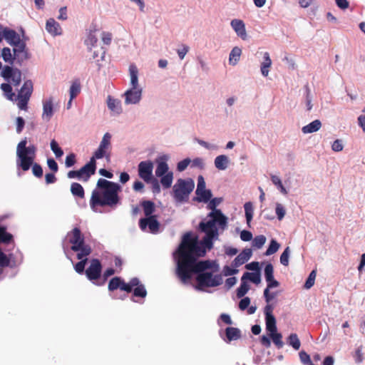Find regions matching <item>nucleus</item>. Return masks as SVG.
I'll return each mask as SVG.
<instances>
[{
	"label": "nucleus",
	"mask_w": 365,
	"mask_h": 365,
	"mask_svg": "<svg viewBox=\"0 0 365 365\" xmlns=\"http://www.w3.org/2000/svg\"><path fill=\"white\" fill-rule=\"evenodd\" d=\"M194 187L195 182L192 179H178L173 187V196L175 201L178 203L187 202Z\"/></svg>",
	"instance_id": "39448f33"
},
{
	"label": "nucleus",
	"mask_w": 365,
	"mask_h": 365,
	"mask_svg": "<svg viewBox=\"0 0 365 365\" xmlns=\"http://www.w3.org/2000/svg\"><path fill=\"white\" fill-rule=\"evenodd\" d=\"M246 220L248 226L250 227V222L253 217L254 209L251 202H247L244 205Z\"/></svg>",
	"instance_id": "e433bc0d"
},
{
	"label": "nucleus",
	"mask_w": 365,
	"mask_h": 365,
	"mask_svg": "<svg viewBox=\"0 0 365 365\" xmlns=\"http://www.w3.org/2000/svg\"><path fill=\"white\" fill-rule=\"evenodd\" d=\"M197 197H195V200L197 202H208L211 199L212 195L210 190H203L200 192H195Z\"/></svg>",
	"instance_id": "2f4dec72"
},
{
	"label": "nucleus",
	"mask_w": 365,
	"mask_h": 365,
	"mask_svg": "<svg viewBox=\"0 0 365 365\" xmlns=\"http://www.w3.org/2000/svg\"><path fill=\"white\" fill-rule=\"evenodd\" d=\"M264 277L266 281H271L274 277V268L272 264L269 263L264 268Z\"/></svg>",
	"instance_id": "6e6d98bb"
},
{
	"label": "nucleus",
	"mask_w": 365,
	"mask_h": 365,
	"mask_svg": "<svg viewBox=\"0 0 365 365\" xmlns=\"http://www.w3.org/2000/svg\"><path fill=\"white\" fill-rule=\"evenodd\" d=\"M231 26L242 39L245 40L247 38V32L245 29V25L243 21L240 19H233L231 21Z\"/></svg>",
	"instance_id": "f3484780"
},
{
	"label": "nucleus",
	"mask_w": 365,
	"mask_h": 365,
	"mask_svg": "<svg viewBox=\"0 0 365 365\" xmlns=\"http://www.w3.org/2000/svg\"><path fill=\"white\" fill-rule=\"evenodd\" d=\"M288 344L292 346L295 350H298L300 348V341L297 334L292 333L288 337Z\"/></svg>",
	"instance_id": "a19ab883"
},
{
	"label": "nucleus",
	"mask_w": 365,
	"mask_h": 365,
	"mask_svg": "<svg viewBox=\"0 0 365 365\" xmlns=\"http://www.w3.org/2000/svg\"><path fill=\"white\" fill-rule=\"evenodd\" d=\"M207 248L199 242L197 236H192L191 232L185 233L179 245L175 255L177 259L176 274L182 283L190 281L193 274H197L195 278L197 288L214 287L222 283L220 274L213 275L207 270L212 269L215 262L210 260L198 261V258L205 256Z\"/></svg>",
	"instance_id": "f257e3e1"
},
{
	"label": "nucleus",
	"mask_w": 365,
	"mask_h": 365,
	"mask_svg": "<svg viewBox=\"0 0 365 365\" xmlns=\"http://www.w3.org/2000/svg\"><path fill=\"white\" fill-rule=\"evenodd\" d=\"M11 259L0 248V274L2 273V268L9 267Z\"/></svg>",
	"instance_id": "37998d69"
},
{
	"label": "nucleus",
	"mask_w": 365,
	"mask_h": 365,
	"mask_svg": "<svg viewBox=\"0 0 365 365\" xmlns=\"http://www.w3.org/2000/svg\"><path fill=\"white\" fill-rule=\"evenodd\" d=\"M141 206L146 217L153 216L152 214L155 210V203L150 200H143L141 202Z\"/></svg>",
	"instance_id": "a878e982"
},
{
	"label": "nucleus",
	"mask_w": 365,
	"mask_h": 365,
	"mask_svg": "<svg viewBox=\"0 0 365 365\" xmlns=\"http://www.w3.org/2000/svg\"><path fill=\"white\" fill-rule=\"evenodd\" d=\"M142 96L141 88H130L124 93L125 104H136L140 102Z\"/></svg>",
	"instance_id": "f8f14e48"
},
{
	"label": "nucleus",
	"mask_w": 365,
	"mask_h": 365,
	"mask_svg": "<svg viewBox=\"0 0 365 365\" xmlns=\"http://www.w3.org/2000/svg\"><path fill=\"white\" fill-rule=\"evenodd\" d=\"M18 101L17 106L21 110H27V104L29 101V98H28V96H16V99H14V101Z\"/></svg>",
	"instance_id": "a18cd8bd"
},
{
	"label": "nucleus",
	"mask_w": 365,
	"mask_h": 365,
	"mask_svg": "<svg viewBox=\"0 0 365 365\" xmlns=\"http://www.w3.org/2000/svg\"><path fill=\"white\" fill-rule=\"evenodd\" d=\"M69 242L72 245L71 249L77 251L79 245L85 242V238L78 227H74L68 234Z\"/></svg>",
	"instance_id": "1a4fd4ad"
},
{
	"label": "nucleus",
	"mask_w": 365,
	"mask_h": 365,
	"mask_svg": "<svg viewBox=\"0 0 365 365\" xmlns=\"http://www.w3.org/2000/svg\"><path fill=\"white\" fill-rule=\"evenodd\" d=\"M51 149L56 158H60L63 155V150L58 146V143L55 140H52L51 142Z\"/></svg>",
	"instance_id": "3c124183"
},
{
	"label": "nucleus",
	"mask_w": 365,
	"mask_h": 365,
	"mask_svg": "<svg viewBox=\"0 0 365 365\" xmlns=\"http://www.w3.org/2000/svg\"><path fill=\"white\" fill-rule=\"evenodd\" d=\"M71 192L75 197H78L81 199L85 197V191L83 186L78 182H73L71 185Z\"/></svg>",
	"instance_id": "7c9ffc66"
},
{
	"label": "nucleus",
	"mask_w": 365,
	"mask_h": 365,
	"mask_svg": "<svg viewBox=\"0 0 365 365\" xmlns=\"http://www.w3.org/2000/svg\"><path fill=\"white\" fill-rule=\"evenodd\" d=\"M101 272L102 264L98 259H91L89 267L85 271L86 277L92 282L98 279Z\"/></svg>",
	"instance_id": "0eeeda50"
},
{
	"label": "nucleus",
	"mask_w": 365,
	"mask_h": 365,
	"mask_svg": "<svg viewBox=\"0 0 365 365\" xmlns=\"http://www.w3.org/2000/svg\"><path fill=\"white\" fill-rule=\"evenodd\" d=\"M280 247V245L275 240H272L269 247L266 250L265 255H271L277 252Z\"/></svg>",
	"instance_id": "09e8293b"
},
{
	"label": "nucleus",
	"mask_w": 365,
	"mask_h": 365,
	"mask_svg": "<svg viewBox=\"0 0 365 365\" xmlns=\"http://www.w3.org/2000/svg\"><path fill=\"white\" fill-rule=\"evenodd\" d=\"M271 180L272 183L277 187V188L280 190L282 193H283L284 195L287 194L286 188L284 187L280 178L278 176L272 175Z\"/></svg>",
	"instance_id": "49530a36"
},
{
	"label": "nucleus",
	"mask_w": 365,
	"mask_h": 365,
	"mask_svg": "<svg viewBox=\"0 0 365 365\" xmlns=\"http://www.w3.org/2000/svg\"><path fill=\"white\" fill-rule=\"evenodd\" d=\"M168 158L164 155L160 158L159 160H157L158 165L155 169V175L157 177H161L163 175H165L168 172V165L166 163Z\"/></svg>",
	"instance_id": "aec40b11"
},
{
	"label": "nucleus",
	"mask_w": 365,
	"mask_h": 365,
	"mask_svg": "<svg viewBox=\"0 0 365 365\" xmlns=\"http://www.w3.org/2000/svg\"><path fill=\"white\" fill-rule=\"evenodd\" d=\"M12 83L14 86H19L21 82V72L19 69L15 68L14 72L12 74V76H11V78Z\"/></svg>",
	"instance_id": "603ef678"
},
{
	"label": "nucleus",
	"mask_w": 365,
	"mask_h": 365,
	"mask_svg": "<svg viewBox=\"0 0 365 365\" xmlns=\"http://www.w3.org/2000/svg\"><path fill=\"white\" fill-rule=\"evenodd\" d=\"M108 289L110 292L120 289L121 291H125L127 293L130 292V287L125 285V282L120 277L112 278L108 283Z\"/></svg>",
	"instance_id": "4468645a"
},
{
	"label": "nucleus",
	"mask_w": 365,
	"mask_h": 365,
	"mask_svg": "<svg viewBox=\"0 0 365 365\" xmlns=\"http://www.w3.org/2000/svg\"><path fill=\"white\" fill-rule=\"evenodd\" d=\"M289 252H290L289 247H287L285 248V250H284V252L282 253V255L280 256V262L284 266H288V264H289Z\"/></svg>",
	"instance_id": "13d9d810"
},
{
	"label": "nucleus",
	"mask_w": 365,
	"mask_h": 365,
	"mask_svg": "<svg viewBox=\"0 0 365 365\" xmlns=\"http://www.w3.org/2000/svg\"><path fill=\"white\" fill-rule=\"evenodd\" d=\"M249 285L245 280L242 281L240 286L237 289V297L241 298L244 297L249 290Z\"/></svg>",
	"instance_id": "8fccbe9b"
},
{
	"label": "nucleus",
	"mask_w": 365,
	"mask_h": 365,
	"mask_svg": "<svg viewBox=\"0 0 365 365\" xmlns=\"http://www.w3.org/2000/svg\"><path fill=\"white\" fill-rule=\"evenodd\" d=\"M76 163V155L74 153L68 155L66 158L65 164L67 168L73 166Z\"/></svg>",
	"instance_id": "338daca9"
},
{
	"label": "nucleus",
	"mask_w": 365,
	"mask_h": 365,
	"mask_svg": "<svg viewBox=\"0 0 365 365\" xmlns=\"http://www.w3.org/2000/svg\"><path fill=\"white\" fill-rule=\"evenodd\" d=\"M1 56L5 62L12 64L14 61V53H11V49L8 47L2 49Z\"/></svg>",
	"instance_id": "79ce46f5"
},
{
	"label": "nucleus",
	"mask_w": 365,
	"mask_h": 365,
	"mask_svg": "<svg viewBox=\"0 0 365 365\" xmlns=\"http://www.w3.org/2000/svg\"><path fill=\"white\" fill-rule=\"evenodd\" d=\"M107 105L108 108L115 114H120L122 113L121 103L119 100L108 96L107 98Z\"/></svg>",
	"instance_id": "412c9836"
},
{
	"label": "nucleus",
	"mask_w": 365,
	"mask_h": 365,
	"mask_svg": "<svg viewBox=\"0 0 365 365\" xmlns=\"http://www.w3.org/2000/svg\"><path fill=\"white\" fill-rule=\"evenodd\" d=\"M81 92V83L79 80L73 81L70 87L69 93L71 100L75 98Z\"/></svg>",
	"instance_id": "72a5a7b5"
},
{
	"label": "nucleus",
	"mask_w": 365,
	"mask_h": 365,
	"mask_svg": "<svg viewBox=\"0 0 365 365\" xmlns=\"http://www.w3.org/2000/svg\"><path fill=\"white\" fill-rule=\"evenodd\" d=\"M153 163L150 160L141 161L138 164V175L145 182H150L153 178Z\"/></svg>",
	"instance_id": "6e6552de"
},
{
	"label": "nucleus",
	"mask_w": 365,
	"mask_h": 365,
	"mask_svg": "<svg viewBox=\"0 0 365 365\" xmlns=\"http://www.w3.org/2000/svg\"><path fill=\"white\" fill-rule=\"evenodd\" d=\"M139 227L143 231H145L148 227L150 232L155 234L159 231L160 223L157 220V216H150L141 218L139 221Z\"/></svg>",
	"instance_id": "9d476101"
},
{
	"label": "nucleus",
	"mask_w": 365,
	"mask_h": 365,
	"mask_svg": "<svg viewBox=\"0 0 365 365\" xmlns=\"http://www.w3.org/2000/svg\"><path fill=\"white\" fill-rule=\"evenodd\" d=\"M205 181L202 175H200L197 178V185L195 192H200L201 190H205L206 188Z\"/></svg>",
	"instance_id": "774afa93"
},
{
	"label": "nucleus",
	"mask_w": 365,
	"mask_h": 365,
	"mask_svg": "<svg viewBox=\"0 0 365 365\" xmlns=\"http://www.w3.org/2000/svg\"><path fill=\"white\" fill-rule=\"evenodd\" d=\"M222 199L215 197L208 202L207 208L211 210L207 215V220H202L199 224V230L205 234L202 243L210 250L213 247V241L218 239L219 234L227 227V217L217 207Z\"/></svg>",
	"instance_id": "f03ea898"
},
{
	"label": "nucleus",
	"mask_w": 365,
	"mask_h": 365,
	"mask_svg": "<svg viewBox=\"0 0 365 365\" xmlns=\"http://www.w3.org/2000/svg\"><path fill=\"white\" fill-rule=\"evenodd\" d=\"M173 180V172L167 173L165 175L161 176L160 183L163 187L165 189L170 188L172 185Z\"/></svg>",
	"instance_id": "c9c22d12"
},
{
	"label": "nucleus",
	"mask_w": 365,
	"mask_h": 365,
	"mask_svg": "<svg viewBox=\"0 0 365 365\" xmlns=\"http://www.w3.org/2000/svg\"><path fill=\"white\" fill-rule=\"evenodd\" d=\"M322 127V123L319 120H315L309 124L304 126L302 129L304 133H312L319 130Z\"/></svg>",
	"instance_id": "cd10ccee"
},
{
	"label": "nucleus",
	"mask_w": 365,
	"mask_h": 365,
	"mask_svg": "<svg viewBox=\"0 0 365 365\" xmlns=\"http://www.w3.org/2000/svg\"><path fill=\"white\" fill-rule=\"evenodd\" d=\"M241 54H242L241 48L237 46L234 47L230 53V56H229L230 64L232 65V66H235L238 63Z\"/></svg>",
	"instance_id": "c756f323"
},
{
	"label": "nucleus",
	"mask_w": 365,
	"mask_h": 365,
	"mask_svg": "<svg viewBox=\"0 0 365 365\" xmlns=\"http://www.w3.org/2000/svg\"><path fill=\"white\" fill-rule=\"evenodd\" d=\"M229 158L225 155H220L215 159V166L220 170H225L228 167Z\"/></svg>",
	"instance_id": "4be33fe9"
},
{
	"label": "nucleus",
	"mask_w": 365,
	"mask_h": 365,
	"mask_svg": "<svg viewBox=\"0 0 365 365\" xmlns=\"http://www.w3.org/2000/svg\"><path fill=\"white\" fill-rule=\"evenodd\" d=\"M46 29L50 34L54 36L62 34V29L60 24L52 18L47 20Z\"/></svg>",
	"instance_id": "6ab92c4d"
},
{
	"label": "nucleus",
	"mask_w": 365,
	"mask_h": 365,
	"mask_svg": "<svg viewBox=\"0 0 365 365\" xmlns=\"http://www.w3.org/2000/svg\"><path fill=\"white\" fill-rule=\"evenodd\" d=\"M5 31V40L14 48L25 43L15 30L8 28Z\"/></svg>",
	"instance_id": "2eb2a0df"
},
{
	"label": "nucleus",
	"mask_w": 365,
	"mask_h": 365,
	"mask_svg": "<svg viewBox=\"0 0 365 365\" xmlns=\"http://www.w3.org/2000/svg\"><path fill=\"white\" fill-rule=\"evenodd\" d=\"M33 91V83L31 81L28 80L24 82L21 88L19 91L17 96H28L30 98Z\"/></svg>",
	"instance_id": "5701e85b"
},
{
	"label": "nucleus",
	"mask_w": 365,
	"mask_h": 365,
	"mask_svg": "<svg viewBox=\"0 0 365 365\" xmlns=\"http://www.w3.org/2000/svg\"><path fill=\"white\" fill-rule=\"evenodd\" d=\"M269 337L272 339L273 343L278 349L283 347L282 335L280 333H277V331L271 332Z\"/></svg>",
	"instance_id": "58836bf2"
},
{
	"label": "nucleus",
	"mask_w": 365,
	"mask_h": 365,
	"mask_svg": "<svg viewBox=\"0 0 365 365\" xmlns=\"http://www.w3.org/2000/svg\"><path fill=\"white\" fill-rule=\"evenodd\" d=\"M96 170V162L91 158L89 162L83 166L79 170L84 182H87L91 176L95 174Z\"/></svg>",
	"instance_id": "ddd939ff"
},
{
	"label": "nucleus",
	"mask_w": 365,
	"mask_h": 365,
	"mask_svg": "<svg viewBox=\"0 0 365 365\" xmlns=\"http://www.w3.org/2000/svg\"><path fill=\"white\" fill-rule=\"evenodd\" d=\"M1 89L4 91L7 98L10 101L16 99V94L12 91V87L9 83H2L1 85Z\"/></svg>",
	"instance_id": "ea45409f"
},
{
	"label": "nucleus",
	"mask_w": 365,
	"mask_h": 365,
	"mask_svg": "<svg viewBox=\"0 0 365 365\" xmlns=\"http://www.w3.org/2000/svg\"><path fill=\"white\" fill-rule=\"evenodd\" d=\"M129 72L130 76V86L131 88H140L138 85V70L137 67L132 64L129 66Z\"/></svg>",
	"instance_id": "393cba45"
},
{
	"label": "nucleus",
	"mask_w": 365,
	"mask_h": 365,
	"mask_svg": "<svg viewBox=\"0 0 365 365\" xmlns=\"http://www.w3.org/2000/svg\"><path fill=\"white\" fill-rule=\"evenodd\" d=\"M120 189V186L116 182L103 178L98 179L90 199L91 210L98 212L99 207H115L120 203L118 192Z\"/></svg>",
	"instance_id": "7ed1b4c3"
},
{
	"label": "nucleus",
	"mask_w": 365,
	"mask_h": 365,
	"mask_svg": "<svg viewBox=\"0 0 365 365\" xmlns=\"http://www.w3.org/2000/svg\"><path fill=\"white\" fill-rule=\"evenodd\" d=\"M225 334L229 341L237 340L241 337L240 330L235 327H227Z\"/></svg>",
	"instance_id": "c85d7f7f"
},
{
	"label": "nucleus",
	"mask_w": 365,
	"mask_h": 365,
	"mask_svg": "<svg viewBox=\"0 0 365 365\" xmlns=\"http://www.w3.org/2000/svg\"><path fill=\"white\" fill-rule=\"evenodd\" d=\"M101 39L104 44L108 46L110 45L112 41V34L103 31L101 34Z\"/></svg>",
	"instance_id": "69168bd1"
},
{
	"label": "nucleus",
	"mask_w": 365,
	"mask_h": 365,
	"mask_svg": "<svg viewBox=\"0 0 365 365\" xmlns=\"http://www.w3.org/2000/svg\"><path fill=\"white\" fill-rule=\"evenodd\" d=\"M275 212L279 220H282L286 214V210L284 206L278 202L276 203Z\"/></svg>",
	"instance_id": "052dcab7"
},
{
	"label": "nucleus",
	"mask_w": 365,
	"mask_h": 365,
	"mask_svg": "<svg viewBox=\"0 0 365 365\" xmlns=\"http://www.w3.org/2000/svg\"><path fill=\"white\" fill-rule=\"evenodd\" d=\"M14 58L17 63H21L30 58L26 43L21 44L13 48Z\"/></svg>",
	"instance_id": "9b49d317"
},
{
	"label": "nucleus",
	"mask_w": 365,
	"mask_h": 365,
	"mask_svg": "<svg viewBox=\"0 0 365 365\" xmlns=\"http://www.w3.org/2000/svg\"><path fill=\"white\" fill-rule=\"evenodd\" d=\"M363 350V346H359L355 351V352L352 354L354 361L356 363L359 364L363 361L364 359V354L362 352Z\"/></svg>",
	"instance_id": "5fc2aeb1"
},
{
	"label": "nucleus",
	"mask_w": 365,
	"mask_h": 365,
	"mask_svg": "<svg viewBox=\"0 0 365 365\" xmlns=\"http://www.w3.org/2000/svg\"><path fill=\"white\" fill-rule=\"evenodd\" d=\"M317 272L315 270H312L304 283V287L306 289H310L314 284Z\"/></svg>",
	"instance_id": "864d4df0"
},
{
	"label": "nucleus",
	"mask_w": 365,
	"mask_h": 365,
	"mask_svg": "<svg viewBox=\"0 0 365 365\" xmlns=\"http://www.w3.org/2000/svg\"><path fill=\"white\" fill-rule=\"evenodd\" d=\"M13 240V235L6 232L5 227H0V244H9Z\"/></svg>",
	"instance_id": "f704fd0d"
},
{
	"label": "nucleus",
	"mask_w": 365,
	"mask_h": 365,
	"mask_svg": "<svg viewBox=\"0 0 365 365\" xmlns=\"http://www.w3.org/2000/svg\"><path fill=\"white\" fill-rule=\"evenodd\" d=\"M133 297L144 298L147 295V291L143 284L138 286L133 289Z\"/></svg>",
	"instance_id": "de8ad7c7"
},
{
	"label": "nucleus",
	"mask_w": 365,
	"mask_h": 365,
	"mask_svg": "<svg viewBox=\"0 0 365 365\" xmlns=\"http://www.w3.org/2000/svg\"><path fill=\"white\" fill-rule=\"evenodd\" d=\"M251 257L252 250L245 249L235 258L232 264L234 267H238L247 262Z\"/></svg>",
	"instance_id": "dca6fc26"
},
{
	"label": "nucleus",
	"mask_w": 365,
	"mask_h": 365,
	"mask_svg": "<svg viewBox=\"0 0 365 365\" xmlns=\"http://www.w3.org/2000/svg\"><path fill=\"white\" fill-rule=\"evenodd\" d=\"M26 144L27 140L25 138L19 143L16 148V155L20 161L18 165L24 171L29 170L32 165L36 151L35 145L26 147Z\"/></svg>",
	"instance_id": "20e7f679"
},
{
	"label": "nucleus",
	"mask_w": 365,
	"mask_h": 365,
	"mask_svg": "<svg viewBox=\"0 0 365 365\" xmlns=\"http://www.w3.org/2000/svg\"><path fill=\"white\" fill-rule=\"evenodd\" d=\"M53 114V98L51 97L43 102L42 118L49 121Z\"/></svg>",
	"instance_id": "a211bd4d"
},
{
	"label": "nucleus",
	"mask_w": 365,
	"mask_h": 365,
	"mask_svg": "<svg viewBox=\"0 0 365 365\" xmlns=\"http://www.w3.org/2000/svg\"><path fill=\"white\" fill-rule=\"evenodd\" d=\"M79 248L76 252L77 253V258L78 259H84L85 258H87L88 255H91L92 252V249L89 245L85 244V242L81 245H79Z\"/></svg>",
	"instance_id": "bb28decb"
},
{
	"label": "nucleus",
	"mask_w": 365,
	"mask_h": 365,
	"mask_svg": "<svg viewBox=\"0 0 365 365\" xmlns=\"http://www.w3.org/2000/svg\"><path fill=\"white\" fill-rule=\"evenodd\" d=\"M111 148V135L109 133H106L103 136L98 149L94 152L92 158L95 160L103 158L109 160L110 158Z\"/></svg>",
	"instance_id": "423d86ee"
},
{
	"label": "nucleus",
	"mask_w": 365,
	"mask_h": 365,
	"mask_svg": "<svg viewBox=\"0 0 365 365\" xmlns=\"http://www.w3.org/2000/svg\"><path fill=\"white\" fill-rule=\"evenodd\" d=\"M190 163L191 160L189 158H186L180 161L177 165L178 170L180 172L185 170Z\"/></svg>",
	"instance_id": "0e129e2a"
},
{
	"label": "nucleus",
	"mask_w": 365,
	"mask_h": 365,
	"mask_svg": "<svg viewBox=\"0 0 365 365\" xmlns=\"http://www.w3.org/2000/svg\"><path fill=\"white\" fill-rule=\"evenodd\" d=\"M81 261L77 262L75 266L74 269L76 272L78 274H82L84 272L85 269V265L87 262V258H85L84 259H80Z\"/></svg>",
	"instance_id": "680f3d73"
},
{
	"label": "nucleus",
	"mask_w": 365,
	"mask_h": 365,
	"mask_svg": "<svg viewBox=\"0 0 365 365\" xmlns=\"http://www.w3.org/2000/svg\"><path fill=\"white\" fill-rule=\"evenodd\" d=\"M32 172L33 174L37 178H41L43 176V169L41 166L38 163L32 164Z\"/></svg>",
	"instance_id": "e2e57ef3"
},
{
	"label": "nucleus",
	"mask_w": 365,
	"mask_h": 365,
	"mask_svg": "<svg viewBox=\"0 0 365 365\" xmlns=\"http://www.w3.org/2000/svg\"><path fill=\"white\" fill-rule=\"evenodd\" d=\"M266 242V237L264 235L256 236L253 240V246L257 248H261Z\"/></svg>",
	"instance_id": "bf43d9fd"
},
{
	"label": "nucleus",
	"mask_w": 365,
	"mask_h": 365,
	"mask_svg": "<svg viewBox=\"0 0 365 365\" xmlns=\"http://www.w3.org/2000/svg\"><path fill=\"white\" fill-rule=\"evenodd\" d=\"M266 329L269 333L277 331L276 319L274 316L265 317Z\"/></svg>",
	"instance_id": "4c0bfd02"
},
{
	"label": "nucleus",
	"mask_w": 365,
	"mask_h": 365,
	"mask_svg": "<svg viewBox=\"0 0 365 365\" xmlns=\"http://www.w3.org/2000/svg\"><path fill=\"white\" fill-rule=\"evenodd\" d=\"M15 68H11L9 66H5L1 71V76L6 81H9L12 76Z\"/></svg>",
	"instance_id": "4d7b16f0"
},
{
	"label": "nucleus",
	"mask_w": 365,
	"mask_h": 365,
	"mask_svg": "<svg viewBox=\"0 0 365 365\" xmlns=\"http://www.w3.org/2000/svg\"><path fill=\"white\" fill-rule=\"evenodd\" d=\"M264 61L261 64V73L263 76H267L269 72V68L272 66V60L268 52L264 53Z\"/></svg>",
	"instance_id": "b1692460"
},
{
	"label": "nucleus",
	"mask_w": 365,
	"mask_h": 365,
	"mask_svg": "<svg viewBox=\"0 0 365 365\" xmlns=\"http://www.w3.org/2000/svg\"><path fill=\"white\" fill-rule=\"evenodd\" d=\"M249 279L255 284H259L261 281L260 273L257 272H245L242 277L241 280Z\"/></svg>",
	"instance_id": "473e14b6"
},
{
	"label": "nucleus",
	"mask_w": 365,
	"mask_h": 365,
	"mask_svg": "<svg viewBox=\"0 0 365 365\" xmlns=\"http://www.w3.org/2000/svg\"><path fill=\"white\" fill-rule=\"evenodd\" d=\"M96 31V29H94L93 31H91L90 33L88 35L87 38L85 41V43L88 46H95L98 42V38L95 35V32Z\"/></svg>",
	"instance_id": "c03bdc74"
}]
</instances>
